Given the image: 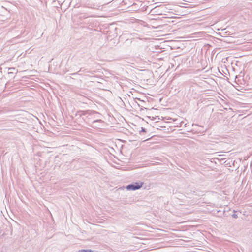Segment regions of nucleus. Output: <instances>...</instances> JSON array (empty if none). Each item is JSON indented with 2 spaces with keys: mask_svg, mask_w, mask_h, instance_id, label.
I'll return each mask as SVG.
<instances>
[{
  "mask_svg": "<svg viewBox=\"0 0 252 252\" xmlns=\"http://www.w3.org/2000/svg\"><path fill=\"white\" fill-rule=\"evenodd\" d=\"M233 212H234V213L232 215V216L233 217V218H234L235 219L237 218H238V215L236 214H235L236 211L234 210Z\"/></svg>",
  "mask_w": 252,
  "mask_h": 252,
  "instance_id": "7",
  "label": "nucleus"
},
{
  "mask_svg": "<svg viewBox=\"0 0 252 252\" xmlns=\"http://www.w3.org/2000/svg\"><path fill=\"white\" fill-rule=\"evenodd\" d=\"M99 114V113L95 111H90L88 110L86 111H84L82 113V115H86V114H90V115H93V114Z\"/></svg>",
  "mask_w": 252,
  "mask_h": 252,
  "instance_id": "2",
  "label": "nucleus"
},
{
  "mask_svg": "<svg viewBox=\"0 0 252 252\" xmlns=\"http://www.w3.org/2000/svg\"><path fill=\"white\" fill-rule=\"evenodd\" d=\"M156 9H157V7L153 8V9H152L150 11L149 13L151 14V15H154L156 12H157Z\"/></svg>",
  "mask_w": 252,
  "mask_h": 252,
  "instance_id": "6",
  "label": "nucleus"
},
{
  "mask_svg": "<svg viewBox=\"0 0 252 252\" xmlns=\"http://www.w3.org/2000/svg\"><path fill=\"white\" fill-rule=\"evenodd\" d=\"M17 72H14L13 71H9L8 72V75L9 78H14L15 77V74H16Z\"/></svg>",
  "mask_w": 252,
  "mask_h": 252,
  "instance_id": "3",
  "label": "nucleus"
},
{
  "mask_svg": "<svg viewBox=\"0 0 252 252\" xmlns=\"http://www.w3.org/2000/svg\"><path fill=\"white\" fill-rule=\"evenodd\" d=\"M102 120H94L93 122V123H95L96 122H101Z\"/></svg>",
  "mask_w": 252,
  "mask_h": 252,
  "instance_id": "10",
  "label": "nucleus"
},
{
  "mask_svg": "<svg viewBox=\"0 0 252 252\" xmlns=\"http://www.w3.org/2000/svg\"><path fill=\"white\" fill-rule=\"evenodd\" d=\"M146 129L143 128V127H141V131H140V132H146Z\"/></svg>",
  "mask_w": 252,
  "mask_h": 252,
  "instance_id": "9",
  "label": "nucleus"
},
{
  "mask_svg": "<svg viewBox=\"0 0 252 252\" xmlns=\"http://www.w3.org/2000/svg\"><path fill=\"white\" fill-rule=\"evenodd\" d=\"M84 70H85V69H84V68H81L80 69V70H79L78 72H76V73H72V74H71V75H76V74H79V73L80 72L84 71Z\"/></svg>",
  "mask_w": 252,
  "mask_h": 252,
  "instance_id": "5",
  "label": "nucleus"
},
{
  "mask_svg": "<svg viewBox=\"0 0 252 252\" xmlns=\"http://www.w3.org/2000/svg\"><path fill=\"white\" fill-rule=\"evenodd\" d=\"M8 70L10 71H13L14 72H15V71H17L16 69L15 68H13V67L9 68Z\"/></svg>",
  "mask_w": 252,
  "mask_h": 252,
  "instance_id": "8",
  "label": "nucleus"
},
{
  "mask_svg": "<svg viewBox=\"0 0 252 252\" xmlns=\"http://www.w3.org/2000/svg\"><path fill=\"white\" fill-rule=\"evenodd\" d=\"M77 252H94L90 249H81L78 251Z\"/></svg>",
  "mask_w": 252,
  "mask_h": 252,
  "instance_id": "4",
  "label": "nucleus"
},
{
  "mask_svg": "<svg viewBox=\"0 0 252 252\" xmlns=\"http://www.w3.org/2000/svg\"><path fill=\"white\" fill-rule=\"evenodd\" d=\"M143 182H137L128 185L126 188L128 190H136L139 189L143 185Z\"/></svg>",
  "mask_w": 252,
  "mask_h": 252,
  "instance_id": "1",
  "label": "nucleus"
}]
</instances>
